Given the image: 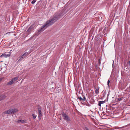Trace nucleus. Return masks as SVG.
Listing matches in <instances>:
<instances>
[{"mask_svg":"<svg viewBox=\"0 0 130 130\" xmlns=\"http://www.w3.org/2000/svg\"><path fill=\"white\" fill-rule=\"evenodd\" d=\"M128 64L129 66H130V61H128Z\"/></svg>","mask_w":130,"mask_h":130,"instance_id":"nucleus-21","label":"nucleus"},{"mask_svg":"<svg viewBox=\"0 0 130 130\" xmlns=\"http://www.w3.org/2000/svg\"><path fill=\"white\" fill-rule=\"evenodd\" d=\"M14 81L13 80V79H12L7 84V85H11L13 84Z\"/></svg>","mask_w":130,"mask_h":130,"instance_id":"nucleus-10","label":"nucleus"},{"mask_svg":"<svg viewBox=\"0 0 130 130\" xmlns=\"http://www.w3.org/2000/svg\"><path fill=\"white\" fill-rule=\"evenodd\" d=\"M121 100H122V98H120L119 99H118V100L119 101H121Z\"/></svg>","mask_w":130,"mask_h":130,"instance_id":"nucleus-22","label":"nucleus"},{"mask_svg":"<svg viewBox=\"0 0 130 130\" xmlns=\"http://www.w3.org/2000/svg\"><path fill=\"white\" fill-rule=\"evenodd\" d=\"M79 99H80V100H83V99L81 97H80L79 98Z\"/></svg>","mask_w":130,"mask_h":130,"instance_id":"nucleus-20","label":"nucleus"},{"mask_svg":"<svg viewBox=\"0 0 130 130\" xmlns=\"http://www.w3.org/2000/svg\"><path fill=\"white\" fill-rule=\"evenodd\" d=\"M6 97V96L5 95L0 96V101L3 100Z\"/></svg>","mask_w":130,"mask_h":130,"instance_id":"nucleus-11","label":"nucleus"},{"mask_svg":"<svg viewBox=\"0 0 130 130\" xmlns=\"http://www.w3.org/2000/svg\"><path fill=\"white\" fill-rule=\"evenodd\" d=\"M29 54L27 52H25L24 53L19 59L18 61H21L26 57Z\"/></svg>","mask_w":130,"mask_h":130,"instance_id":"nucleus-3","label":"nucleus"},{"mask_svg":"<svg viewBox=\"0 0 130 130\" xmlns=\"http://www.w3.org/2000/svg\"><path fill=\"white\" fill-rule=\"evenodd\" d=\"M19 78V77L18 76H17V77H15L12 78V79H13V80L14 81H16V80H17L18 78Z\"/></svg>","mask_w":130,"mask_h":130,"instance_id":"nucleus-12","label":"nucleus"},{"mask_svg":"<svg viewBox=\"0 0 130 130\" xmlns=\"http://www.w3.org/2000/svg\"><path fill=\"white\" fill-rule=\"evenodd\" d=\"M10 56V53H8L7 54H2L0 56L1 57H5L7 58L9 57Z\"/></svg>","mask_w":130,"mask_h":130,"instance_id":"nucleus-4","label":"nucleus"},{"mask_svg":"<svg viewBox=\"0 0 130 130\" xmlns=\"http://www.w3.org/2000/svg\"><path fill=\"white\" fill-rule=\"evenodd\" d=\"M99 91L98 89H96L95 90V93L96 94H98Z\"/></svg>","mask_w":130,"mask_h":130,"instance_id":"nucleus-14","label":"nucleus"},{"mask_svg":"<svg viewBox=\"0 0 130 130\" xmlns=\"http://www.w3.org/2000/svg\"><path fill=\"white\" fill-rule=\"evenodd\" d=\"M12 114L16 113L18 111V109L17 108L11 109Z\"/></svg>","mask_w":130,"mask_h":130,"instance_id":"nucleus-7","label":"nucleus"},{"mask_svg":"<svg viewBox=\"0 0 130 130\" xmlns=\"http://www.w3.org/2000/svg\"><path fill=\"white\" fill-rule=\"evenodd\" d=\"M110 82V81L109 80H108L107 81V85L109 87V83Z\"/></svg>","mask_w":130,"mask_h":130,"instance_id":"nucleus-16","label":"nucleus"},{"mask_svg":"<svg viewBox=\"0 0 130 130\" xmlns=\"http://www.w3.org/2000/svg\"><path fill=\"white\" fill-rule=\"evenodd\" d=\"M84 129L85 130H89L88 128L87 127H85Z\"/></svg>","mask_w":130,"mask_h":130,"instance_id":"nucleus-18","label":"nucleus"},{"mask_svg":"<svg viewBox=\"0 0 130 130\" xmlns=\"http://www.w3.org/2000/svg\"><path fill=\"white\" fill-rule=\"evenodd\" d=\"M62 115L63 119L67 122H68L70 121V119L66 113H64V112H62Z\"/></svg>","mask_w":130,"mask_h":130,"instance_id":"nucleus-2","label":"nucleus"},{"mask_svg":"<svg viewBox=\"0 0 130 130\" xmlns=\"http://www.w3.org/2000/svg\"><path fill=\"white\" fill-rule=\"evenodd\" d=\"M17 122L18 123H25L26 122V121L25 120H19L17 121Z\"/></svg>","mask_w":130,"mask_h":130,"instance_id":"nucleus-6","label":"nucleus"},{"mask_svg":"<svg viewBox=\"0 0 130 130\" xmlns=\"http://www.w3.org/2000/svg\"><path fill=\"white\" fill-rule=\"evenodd\" d=\"M33 29V27L32 25L27 30V32L29 33H30L31 31Z\"/></svg>","mask_w":130,"mask_h":130,"instance_id":"nucleus-8","label":"nucleus"},{"mask_svg":"<svg viewBox=\"0 0 130 130\" xmlns=\"http://www.w3.org/2000/svg\"><path fill=\"white\" fill-rule=\"evenodd\" d=\"M3 78H0V82L2 81V80Z\"/></svg>","mask_w":130,"mask_h":130,"instance_id":"nucleus-23","label":"nucleus"},{"mask_svg":"<svg viewBox=\"0 0 130 130\" xmlns=\"http://www.w3.org/2000/svg\"><path fill=\"white\" fill-rule=\"evenodd\" d=\"M82 99H83V100H84V101H85L86 99V98L85 97H84L83 98H82Z\"/></svg>","mask_w":130,"mask_h":130,"instance_id":"nucleus-19","label":"nucleus"},{"mask_svg":"<svg viewBox=\"0 0 130 130\" xmlns=\"http://www.w3.org/2000/svg\"><path fill=\"white\" fill-rule=\"evenodd\" d=\"M36 1V0H34L31 2V3L32 4H34Z\"/></svg>","mask_w":130,"mask_h":130,"instance_id":"nucleus-15","label":"nucleus"},{"mask_svg":"<svg viewBox=\"0 0 130 130\" xmlns=\"http://www.w3.org/2000/svg\"><path fill=\"white\" fill-rule=\"evenodd\" d=\"M32 116H33L34 119H35L36 118L35 115L34 114H33L32 115Z\"/></svg>","mask_w":130,"mask_h":130,"instance_id":"nucleus-17","label":"nucleus"},{"mask_svg":"<svg viewBox=\"0 0 130 130\" xmlns=\"http://www.w3.org/2000/svg\"><path fill=\"white\" fill-rule=\"evenodd\" d=\"M60 16L58 14H54L52 17L50 18L49 20L47 21L46 23L38 30V32L42 31L47 27L52 25L60 18Z\"/></svg>","mask_w":130,"mask_h":130,"instance_id":"nucleus-1","label":"nucleus"},{"mask_svg":"<svg viewBox=\"0 0 130 130\" xmlns=\"http://www.w3.org/2000/svg\"><path fill=\"white\" fill-rule=\"evenodd\" d=\"M11 109H10L8 110L5 111L4 112V114H12V112Z\"/></svg>","mask_w":130,"mask_h":130,"instance_id":"nucleus-5","label":"nucleus"},{"mask_svg":"<svg viewBox=\"0 0 130 130\" xmlns=\"http://www.w3.org/2000/svg\"><path fill=\"white\" fill-rule=\"evenodd\" d=\"M38 111L39 117H41L42 116V114L41 112V110L40 108L38 107Z\"/></svg>","mask_w":130,"mask_h":130,"instance_id":"nucleus-9","label":"nucleus"},{"mask_svg":"<svg viewBox=\"0 0 130 130\" xmlns=\"http://www.w3.org/2000/svg\"><path fill=\"white\" fill-rule=\"evenodd\" d=\"M105 103L104 101H100L98 104V105L101 106V104H103Z\"/></svg>","mask_w":130,"mask_h":130,"instance_id":"nucleus-13","label":"nucleus"}]
</instances>
